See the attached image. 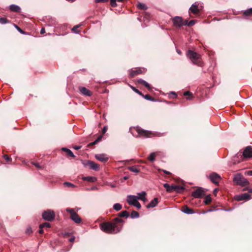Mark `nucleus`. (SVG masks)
<instances>
[{"label":"nucleus","mask_w":252,"mask_h":252,"mask_svg":"<svg viewBox=\"0 0 252 252\" xmlns=\"http://www.w3.org/2000/svg\"><path fill=\"white\" fill-rule=\"evenodd\" d=\"M137 132L140 135L147 136L150 133L148 131L144 130L142 129L137 128Z\"/></svg>","instance_id":"22"},{"label":"nucleus","mask_w":252,"mask_h":252,"mask_svg":"<svg viewBox=\"0 0 252 252\" xmlns=\"http://www.w3.org/2000/svg\"><path fill=\"white\" fill-rule=\"evenodd\" d=\"M74 239H75L74 237H72L70 238L69 241L70 242H73L74 241Z\"/></svg>","instance_id":"58"},{"label":"nucleus","mask_w":252,"mask_h":252,"mask_svg":"<svg viewBox=\"0 0 252 252\" xmlns=\"http://www.w3.org/2000/svg\"><path fill=\"white\" fill-rule=\"evenodd\" d=\"M145 82V80H143V79H140L138 80V82L139 83L142 84H143V85L144 84V83Z\"/></svg>","instance_id":"49"},{"label":"nucleus","mask_w":252,"mask_h":252,"mask_svg":"<svg viewBox=\"0 0 252 252\" xmlns=\"http://www.w3.org/2000/svg\"><path fill=\"white\" fill-rule=\"evenodd\" d=\"M251 196L248 193H244L241 194L237 195L235 196V199L237 201H242V200H248L250 199Z\"/></svg>","instance_id":"11"},{"label":"nucleus","mask_w":252,"mask_h":252,"mask_svg":"<svg viewBox=\"0 0 252 252\" xmlns=\"http://www.w3.org/2000/svg\"><path fill=\"white\" fill-rule=\"evenodd\" d=\"M142 96H143L145 99H146V100H150V101H154V98L152 97L149 94H146V95H143L142 94V95H141Z\"/></svg>","instance_id":"34"},{"label":"nucleus","mask_w":252,"mask_h":252,"mask_svg":"<svg viewBox=\"0 0 252 252\" xmlns=\"http://www.w3.org/2000/svg\"><path fill=\"white\" fill-rule=\"evenodd\" d=\"M211 201L212 199L210 195H207L205 197V200L204 202L205 204H208L211 202Z\"/></svg>","instance_id":"32"},{"label":"nucleus","mask_w":252,"mask_h":252,"mask_svg":"<svg viewBox=\"0 0 252 252\" xmlns=\"http://www.w3.org/2000/svg\"><path fill=\"white\" fill-rule=\"evenodd\" d=\"M82 179L83 181H86L92 183L95 182L96 181V178L95 177L92 176L83 177Z\"/></svg>","instance_id":"20"},{"label":"nucleus","mask_w":252,"mask_h":252,"mask_svg":"<svg viewBox=\"0 0 252 252\" xmlns=\"http://www.w3.org/2000/svg\"><path fill=\"white\" fill-rule=\"evenodd\" d=\"M195 24V21L194 20H191L189 22L187 21V25L189 26H193Z\"/></svg>","instance_id":"42"},{"label":"nucleus","mask_w":252,"mask_h":252,"mask_svg":"<svg viewBox=\"0 0 252 252\" xmlns=\"http://www.w3.org/2000/svg\"><path fill=\"white\" fill-rule=\"evenodd\" d=\"M137 196L132 195H129L127 196L126 201L130 205H134L138 201Z\"/></svg>","instance_id":"12"},{"label":"nucleus","mask_w":252,"mask_h":252,"mask_svg":"<svg viewBox=\"0 0 252 252\" xmlns=\"http://www.w3.org/2000/svg\"><path fill=\"white\" fill-rule=\"evenodd\" d=\"M51 226V225L49 223H48V222H45V223H43L42 224H41L39 226V227H41V228H44V227H47V228H49Z\"/></svg>","instance_id":"35"},{"label":"nucleus","mask_w":252,"mask_h":252,"mask_svg":"<svg viewBox=\"0 0 252 252\" xmlns=\"http://www.w3.org/2000/svg\"><path fill=\"white\" fill-rule=\"evenodd\" d=\"M62 150L64 151L66 153V154L68 156L71 157L72 158L75 157L74 155L73 154V152L70 150H69L67 148H63L62 149Z\"/></svg>","instance_id":"23"},{"label":"nucleus","mask_w":252,"mask_h":252,"mask_svg":"<svg viewBox=\"0 0 252 252\" xmlns=\"http://www.w3.org/2000/svg\"><path fill=\"white\" fill-rule=\"evenodd\" d=\"M108 0H95V2L96 3H99V2H106Z\"/></svg>","instance_id":"48"},{"label":"nucleus","mask_w":252,"mask_h":252,"mask_svg":"<svg viewBox=\"0 0 252 252\" xmlns=\"http://www.w3.org/2000/svg\"><path fill=\"white\" fill-rule=\"evenodd\" d=\"M81 148V146H77L74 147V149L75 150H79Z\"/></svg>","instance_id":"55"},{"label":"nucleus","mask_w":252,"mask_h":252,"mask_svg":"<svg viewBox=\"0 0 252 252\" xmlns=\"http://www.w3.org/2000/svg\"><path fill=\"white\" fill-rule=\"evenodd\" d=\"M128 169L131 172H134L135 173H138L139 172L140 170L138 168V167L136 166H132L130 167H129Z\"/></svg>","instance_id":"26"},{"label":"nucleus","mask_w":252,"mask_h":252,"mask_svg":"<svg viewBox=\"0 0 252 252\" xmlns=\"http://www.w3.org/2000/svg\"><path fill=\"white\" fill-rule=\"evenodd\" d=\"M101 139V136H99L94 141L91 143L90 145H95L98 142H99Z\"/></svg>","instance_id":"37"},{"label":"nucleus","mask_w":252,"mask_h":252,"mask_svg":"<svg viewBox=\"0 0 252 252\" xmlns=\"http://www.w3.org/2000/svg\"><path fill=\"white\" fill-rule=\"evenodd\" d=\"M143 85H144L146 88H147L149 90H150L151 89V88L149 85V83H148L147 82H145L144 83V84Z\"/></svg>","instance_id":"45"},{"label":"nucleus","mask_w":252,"mask_h":252,"mask_svg":"<svg viewBox=\"0 0 252 252\" xmlns=\"http://www.w3.org/2000/svg\"><path fill=\"white\" fill-rule=\"evenodd\" d=\"M107 130V127L106 126H104L102 129V132L103 133H105Z\"/></svg>","instance_id":"54"},{"label":"nucleus","mask_w":252,"mask_h":252,"mask_svg":"<svg viewBox=\"0 0 252 252\" xmlns=\"http://www.w3.org/2000/svg\"><path fill=\"white\" fill-rule=\"evenodd\" d=\"M245 175L247 176H252V170L246 171L245 172Z\"/></svg>","instance_id":"41"},{"label":"nucleus","mask_w":252,"mask_h":252,"mask_svg":"<svg viewBox=\"0 0 252 252\" xmlns=\"http://www.w3.org/2000/svg\"><path fill=\"white\" fill-rule=\"evenodd\" d=\"M174 186L175 185L170 186L167 183H165L163 184V187L165 188L167 191L169 192H172L174 191Z\"/></svg>","instance_id":"17"},{"label":"nucleus","mask_w":252,"mask_h":252,"mask_svg":"<svg viewBox=\"0 0 252 252\" xmlns=\"http://www.w3.org/2000/svg\"><path fill=\"white\" fill-rule=\"evenodd\" d=\"M138 196H137L138 199L141 200L144 202L146 201V193L145 191H142L141 192H139L137 193Z\"/></svg>","instance_id":"19"},{"label":"nucleus","mask_w":252,"mask_h":252,"mask_svg":"<svg viewBox=\"0 0 252 252\" xmlns=\"http://www.w3.org/2000/svg\"><path fill=\"white\" fill-rule=\"evenodd\" d=\"M183 212L187 214H192L194 211L192 209L189 208L187 206H185L182 210Z\"/></svg>","instance_id":"21"},{"label":"nucleus","mask_w":252,"mask_h":252,"mask_svg":"<svg viewBox=\"0 0 252 252\" xmlns=\"http://www.w3.org/2000/svg\"><path fill=\"white\" fill-rule=\"evenodd\" d=\"M111 0V5L112 7H116L117 6L116 0Z\"/></svg>","instance_id":"44"},{"label":"nucleus","mask_w":252,"mask_h":252,"mask_svg":"<svg viewBox=\"0 0 252 252\" xmlns=\"http://www.w3.org/2000/svg\"><path fill=\"white\" fill-rule=\"evenodd\" d=\"M32 164L35 165L37 168H41V167L39 165V164L38 163H32Z\"/></svg>","instance_id":"51"},{"label":"nucleus","mask_w":252,"mask_h":252,"mask_svg":"<svg viewBox=\"0 0 252 252\" xmlns=\"http://www.w3.org/2000/svg\"><path fill=\"white\" fill-rule=\"evenodd\" d=\"M205 195L204 190L200 188L192 192V195L195 198H201Z\"/></svg>","instance_id":"9"},{"label":"nucleus","mask_w":252,"mask_h":252,"mask_svg":"<svg viewBox=\"0 0 252 252\" xmlns=\"http://www.w3.org/2000/svg\"><path fill=\"white\" fill-rule=\"evenodd\" d=\"M79 27L78 26H74L73 28H72V31H75V30Z\"/></svg>","instance_id":"57"},{"label":"nucleus","mask_w":252,"mask_h":252,"mask_svg":"<svg viewBox=\"0 0 252 252\" xmlns=\"http://www.w3.org/2000/svg\"><path fill=\"white\" fill-rule=\"evenodd\" d=\"M184 189V188L182 186L175 185L174 191L176 192L180 193Z\"/></svg>","instance_id":"28"},{"label":"nucleus","mask_w":252,"mask_h":252,"mask_svg":"<svg viewBox=\"0 0 252 252\" xmlns=\"http://www.w3.org/2000/svg\"><path fill=\"white\" fill-rule=\"evenodd\" d=\"M43 228L40 227V229H39V233L42 234V233H43Z\"/></svg>","instance_id":"56"},{"label":"nucleus","mask_w":252,"mask_h":252,"mask_svg":"<svg viewBox=\"0 0 252 252\" xmlns=\"http://www.w3.org/2000/svg\"><path fill=\"white\" fill-rule=\"evenodd\" d=\"M78 89L81 94L84 95L90 96L92 95V93L86 87H79Z\"/></svg>","instance_id":"13"},{"label":"nucleus","mask_w":252,"mask_h":252,"mask_svg":"<svg viewBox=\"0 0 252 252\" xmlns=\"http://www.w3.org/2000/svg\"><path fill=\"white\" fill-rule=\"evenodd\" d=\"M124 220L118 218H115L113 222H105L100 224V229L106 233L116 234L121 231Z\"/></svg>","instance_id":"1"},{"label":"nucleus","mask_w":252,"mask_h":252,"mask_svg":"<svg viewBox=\"0 0 252 252\" xmlns=\"http://www.w3.org/2000/svg\"><path fill=\"white\" fill-rule=\"evenodd\" d=\"M172 21L174 25L176 27H181L183 25H187V20L184 21L181 17L176 16L173 19Z\"/></svg>","instance_id":"6"},{"label":"nucleus","mask_w":252,"mask_h":252,"mask_svg":"<svg viewBox=\"0 0 252 252\" xmlns=\"http://www.w3.org/2000/svg\"><path fill=\"white\" fill-rule=\"evenodd\" d=\"M83 164L85 166H89L90 168L92 169H93L95 171H97L99 169V165L95 162L92 161H86L84 162Z\"/></svg>","instance_id":"7"},{"label":"nucleus","mask_w":252,"mask_h":252,"mask_svg":"<svg viewBox=\"0 0 252 252\" xmlns=\"http://www.w3.org/2000/svg\"><path fill=\"white\" fill-rule=\"evenodd\" d=\"M191 94L189 92H185L184 93V95H185V96H187V95H190Z\"/></svg>","instance_id":"50"},{"label":"nucleus","mask_w":252,"mask_h":252,"mask_svg":"<svg viewBox=\"0 0 252 252\" xmlns=\"http://www.w3.org/2000/svg\"><path fill=\"white\" fill-rule=\"evenodd\" d=\"M137 6L139 9L142 10H146L147 8L146 5L144 3H139L137 5Z\"/></svg>","instance_id":"33"},{"label":"nucleus","mask_w":252,"mask_h":252,"mask_svg":"<svg viewBox=\"0 0 252 252\" xmlns=\"http://www.w3.org/2000/svg\"><path fill=\"white\" fill-rule=\"evenodd\" d=\"M127 179H128V177H127V176H125V177H124V179L125 180H127Z\"/></svg>","instance_id":"60"},{"label":"nucleus","mask_w":252,"mask_h":252,"mask_svg":"<svg viewBox=\"0 0 252 252\" xmlns=\"http://www.w3.org/2000/svg\"><path fill=\"white\" fill-rule=\"evenodd\" d=\"M118 2H123L124 0H117Z\"/></svg>","instance_id":"62"},{"label":"nucleus","mask_w":252,"mask_h":252,"mask_svg":"<svg viewBox=\"0 0 252 252\" xmlns=\"http://www.w3.org/2000/svg\"><path fill=\"white\" fill-rule=\"evenodd\" d=\"M55 214L53 211L47 210L42 213V218L47 221H52L55 218Z\"/></svg>","instance_id":"5"},{"label":"nucleus","mask_w":252,"mask_h":252,"mask_svg":"<svg viewBox=\"0 0 252 252\" xmlns=\"http://www.w3.org/2000/svg\"><path fill=\"white\" fill-rule=\"evenodd\" d=\"M32 233V228L31 227H28L27 229L26 233L30 234H31Z\"/></svg>","instance_id":"47"},{"label":"nucleus","mask_w":252,"mask_h":252,"mask_svg":"<svg viewBox=\"0 0 252 252\" xmlns=\"http://www.w3.org/2000/svg\"><path fill=\"white\" fill-rule=\"evenodd\" d=\"M155 157H156V153L154 152H153L150 154L148 159L152 162H153L155 160Z\"/></svg>","instance_id":"30"},{"label":"nucleus","mask_w":252,"mask_h":252,"mask_svg":"<svg viewBox=\"0 0 252 252\" xmlns=\"http://www.w3.org/2000/svg\"><path fill=\"white\" fill-rule=\"evenodd\" d=\"M198 4L197 2H195L193 4H192L191 6L189 9V12H191L193 14H196L199 12V9L198 7Z\"/></svg>","instance_id":"14"},{"label":"nucleus","mask_w":252,"mask_h":252,"mask_svg":"<svg viewBox=\"0 0 252 252\" xmlns=\"http://www.w3.org/2000/svg\"><path fill=\"white\" fill-rule=\"evenodd\" d=\"M141 73V70L139 69H135L134 70H131L130 72V75L131 77H133L137 74H140Z\"/></svg>","instance_id":"24"},{"label":"nucleus","mask_w":252,"mask_h":252,"mask_svg":"<svg viewBox=\"0 0 252 252\" xmlns=\"http://www.w3.org/2000/svg\"><path fill=\"white\" fill-rule=\"evenodd\" d=\"M139 217V213L137 212L133 211L131 213V218L132 219L138 218Z\"/></svg>","instance_id":"31"},{"label":"nucleus","mask_w":252,"mask_h":252,"mask_svg":"<svg viewBox=\"0 0 252 252\" xmlns=\"http://www.w3.org/2000/svg\"><path fill=\"white\" fill-rule=\"evenodd\" d=\"M45 32V30L44 28H42L40 30V33L44 34Z\"/></svg>","instance_id":"52"},{"label":"nucleus","mask_w":252,"mask_h":252,"mask_svg":"<svg viewBox=\"0 0 252 252\" xmlns=\"http://www.w3.org/2000/svg\"><path fill=\"white\" fill-rule=\"evenodd\" d=\"M233 180L236 184L241 186H246L249 184L248 180L245 178L241 174L235 175L234 177Z\"/></svg>","instance_id":"3"},{"label":"nucleus","mask_w":252,"mask_h":252,"mask_svg":"<svg viewBox=\"0 0 252 252\" xmlns=\"http://www.w3.org/2000/svg\"><path fill=\"white\" fill-rule=\"evenodd\" d=\"M187 56L192 63L199 66H201L202 64V62L200 60V55L192 50H189L187 53Z\"/></svg>","instance_id":"2"},{"label":"nucleus","mask_w":252,"mask_h":252,"mask_svg":"<svg viewBox=\"0 0 252 252\" xmlns=\"http://www.w3.org/2000/svg\"><path fill=\"white\" fill-rule=\"evenodd\" d=\"M8 23V21L5 18H0V23L1 24H5Z\"/></svg>","instance_id":"36"},{"label":"nucleus","mask_w":252,"mask_h":252,"mask_svg":"<svg viewBox=\"0 0 252 252\" xmlns=\"http://www.w3.org/2000/svg\"><path fill=\"white\" fill-rule=\"evenodd\" d=\"M66 211L70 214V218L76 223H80L81 221V218L79 215L74 211L73 209L67 208L66 209Z\"/></svg>","instance_id":"4"},{"label":"nucleus","mask_w":252,"mask_h":252,"mask_svg":"<svg viewBox=\"0 0 252 252\" xmlns=\"http://www.w3.org/2000/svg\"><path fill=\"white\" fill-rule=\"evenodd\" d=\"M248 191L251 193H252V189H248Z\"/></svg>","instance_id":"59"},{"label":"nucleus","mask_w":252,"mask_h":252,"mask_svg":"<svg viewBox=\"0 0 252 252\" xmlns=\"http://www.w3.org/2000/svg\"><path fill=\"white\" fill-rule=\"evenodd\" d=\"M209 178L213 183L217 185L219 184L221 179L220 176L216 173H211L209 175Z\"/></svg>","instance_id":"8"},{"label":"nucleus","mask_w":252,"mask_h":252,"mask_svg":"<svg viewBox=\"0 0 252 252\" xmlns=\"http://www.w3.org/2000/svg\"><path fill=\"white\" fill-rule=\"evenodd\" d=\"M122 208V205L120 203H116L113 205V209L116 211H119L121 210Z\"/></svg>","instance_id":"29"},{"label":"nucleus","mask_w":252,"mask_h":252,"mask_svg":"<svg viewBox=\"0 0 252 252\" xmlns=\"http://www.w3.org/2000/svg\"><path fill=\"white\" fill-rule=\"evenodd\" d=\"M3 158H4L5 159V160L6 161H7V162L10 161H11V158H9L7 155H4L3 156Z\"/></svg>","instance_id":"43"},{"label":"nucleus","mask_w":252,"mask_h":252,"mask_svg":"<svg viewBox=\"0 0 252 252\" xmlns=\"http://www.w3.org/2000/svg\"><path fill=\"white\" fill-rule=\"evenodd\" d=\"M133 206H135L136 207H137L138 209L141 208V204H140V203L138 201H137Z\"/></svg>","instance_id":"46"},{"label":"nucleus","mask_w":252,"mask_h":252,"mask_svg":"<svg viewBox=\"0 0 252 252\" xmlns=\"http://www.w3.org/2000/svg\"><path fill=\"white\" fill-rule=\"evenodd\" d=\"M243 15L245 16H252V8H249L243 12Z\"/></svg>","instance_id":"25"},{"label":"nucleus","mask_w":252,"mask_h":252,"mask_svg":"<svg viewBox=\"0 0 252 252\" xmlns=\"http://www.w3.org/2000/svg\"><path fill=\"white\" fill-rule=\"evenodd\" d=\"M131 88L137 94H139V95H142V93L139 91L138 90H137V89H136L135 87H133V86H130Z\"/></svg>","instance_id":"38"},{"label":"nucleus","mask_w":252,"mask_h":252,"mask_svg":"<svg viewBox=\"0 0 252 252\" xmlns=\"http://www.w3.org/2000/svg\"><path fill=\"white\" fill-rule=\"evenodd\" d=\"M64 185L67 187H75V186L73 184H72V183H69V182H64Z\"/></svg>","instance_id":"39"},{"label":"nucleus","mask_w":252,"mask_h":252,"mask_svg":"<svg viewBox=\"0 0 252 252\" xmlns=\"http://www.w3.org/2000/svg\"><path fill=\"white\" fill-rule=\"evenodd\" d=\"M9 9L11 11L17 12H20L21 11V8L15 4H11L9 6Z\"/></svg>","instance_id":"18"},{"label":"nucleus","mask_w":252,"mask_h":252,"mask_svg":"<svg viewBox=\"0 0 252 252\" xmlns=\"http://www.w3.org/2000/svg\"><path fill=\"white\" fill-rule=\"evenodd\" d=\"M95 157L97 160L103 162L107 161L108 159L106 155L104 154L95 155Z\"/></svg>","instance_id":"15"},{"label":"nucleus","mask_w":252,"mask_h":252,"mask_svg":"<svg viewBox=\"0 0 252 252\" xmlns=\"http://www.w3.org/2000/svg\"><path fill=\"white\" fill-rule=\"evenodd\" d=\"M162 171L164 173H165V174H171V173H170V172L167 171H166V170H163V169H162Z\"/></svg>","instance_id":"53"},{"label":"nucleus","mask_w":252,"mask_h":252,"mask_svg":"<svg viewBox=\"0 0 252 252\" xmlns=\"http://www.w3.org/2000/svg\"><path fill=\"white\" fill-rule=\"evenodd\" d=\"M158 203V199L156 197L153 200H152L150 203L147 205V208H154L155 207Z\"/></svg>","instance_id":"16"},{"label":"nucleus","mask_w":252,"mask_h":252,"mask_svg":"<svg viewBox=\"0 0 252 252\" xmlns=\"http://www.w3.org/2000/svg\"><path fill=\"white\" fill-rule=\"evenodd\" d=\"M14 26H15V27L16 28V29H17V30H18V31L20 33H22V34H24V33H25V32H24L22 30H21V29H20V28H19V27L18 26H17L16 25H14Z\"/></svg>","instance_id":"40"},{"label":"nucleus","mask_w":252,"mask_h":252,"mask_svg":"<svg viewBox=\"0 0 252 252\" xmlns=\"http://www.w3.org/2000/svg\"><path fill=\"white\" fill-rule=\"evenodd\" d=\"M177 53L180 55L181 54V52L180 50H177Z\"/></svg>","instance_id":"61"},{"label":"nucleus","mask_w":252,"mask_h":252,"mask_svg":"<svg viewBox=\"0 0 252 252\" xmlns=\"http://www.w3.org/2000/svg\"><path fill=\"white\" fill-rule=\"evenodd\" d=\"M129 216V213L126 211H123L120 213L118 214V216L119 217H125L127 218Z\"/></svg>","instance_id":"27"},{"label":"nucleus","mask_w":252,"mask_h":252,"mask_svg":"<svg viewBox=\"0 0 252 252\" xmlns=\"http://www.w3.org/2000/svg\"><path fill=\"white\" fill-rule=\"evenodd\" d=\"M243 155L245 158H252V147H247L243 151Z\"/></svg>","instance_id":"10"}]
</instances>
